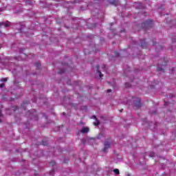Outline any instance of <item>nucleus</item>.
<instances>
[{
    "label": "nucleus",
    "mask_w": 176,
    "mask_h": 176,
    "mask_svg": "<svg viewBox=\"0 0 176 176\" xmlns=\"http://www.w3.org/2000/svg\"><path fill=\"white\" fill-rule=\"evenodd\" d=\"M81 133L82 134H86L87 133H89V128L87 127H84L81 129Z\"/></svg>",
    "instance_id": "7"
},
{
    "label": "nucleus",
    "mask_w": 176,
    "mask_h": 176,
    "mask_svg": "<svg viewBox=\"0 0 176 176\" xmlns=\"http://www.w3.org/2000/svg\"><path fill=\"white\" fill-rule=\"evenodd\" d=\"M111 5H114V6H116V5H118V1L116 0H113L111 2Z\"/></svg>",
    "instance_id": "11"
},
{
    "label": "nucleus",
    "mask_w": 176,
    "mask_h": 176,
    "mask_svg": "<svg viewBox=\"0 0 176 176\" xmlns=\"http://www.w3.org/2000/svg\"><path fill=\"white\" fill-rule=\"evenodd\" d=\"M14 109H17V106H14Z\"/></svg>",
    "instance_id": "26"
},
{
    "label": "nucleus",
    "mask_w": 176,
    "mask_h": 176,
    "mask_svg": "<svg viewBox=\"0 0 176 176\" xmlns=\"http://www.w3.org/2000/svg\"><path fill=\"white\" fill-rule=\"evenodd\" d=\"M157 71H158V72H164V69H163V68H161V67H157Z\"/></svg>",
    "instance_id": "12"
},
{
    "label": "nucleus",
    "mask_w": 176,
    "mask_h": 176,
    "mask_svg": "<svg viewBox=\"0 0 176 176\" xmlns=\"http://www.w3.org/2000/svg\"><path fill=\"white\" fill-rule=\"evenodd\" d=\"M111 148V139H109V141L104 142V147L103 148V152H107L108 149Z\"/></svg>",
    "instance_id": "3"
},
{
    "label": "nucleus",
    "mask_w": 176,
    "mask_h": 176,
    "mask_svg": "<svg viewBox=\"0 0 176 176\" xmlns=\"http://www.w3.org/2000/svg\"><path fill=\"white\" fill-rule=\"evenodd\" d=\"M102 69H103V71H105V65H102Z\"/></svg>",
    "instance_id": "23"
},
{
    "label": "nucleus",
    "mask_w": 176,
    "mask_h": 176,
    "mask_svg": "<svg viewBox=\"0 0 176 176\" xmlns=\"http://www.w3.org/2000/svg\"><path fill=\"white\" fill-rule=\"evenodd\" d=\"M121 32H124V30H121Z\"/></svg>",
    "instance_id": "32"
},
{
    "label": "nucleus",
    "mask_w": 176,
    "mask_h": 176,
    "mask_svg": "<svg viewBox=\"0 0 176 176\" xmlns=\"http://www.w3.org/2000/svg\"><path fill=\"white\" fill-rule=\"evenodd\" d=\"M77 134H78V135H79V132Z\"/></svg>",
    "instance_id": "35"
},
{
    "label": "nucleus",
    "mask_w": 176,
    "mask_h": 176,
    "mask_svg": "<svg viewBox=\"0 0 176 176\" xmlns=\"http://www.w3.org/2000/svg\"><path fill=\"white\" fill-rule=\"evenodd\" d=\"M63 115H65V112H63Z\"/></svg>",
    "instance_id": "34"
},
{
    "label": "nucleus",
    "mask_w": 176,
    "mask_h": 176,
    "mask_svg": "<svg viewBox=\"0 0 176 176\" xmlns=\"http://www.w3.org/2000/svg\"><path fill=\"white\" fill-rule=\"evenodd\" d=\"M0 87L2 89V87H5V84L1 83L0 84Z\"/></svg>",
    "instance_id": "22"
},
{
    "label": "nucleus",
    "mask_w": 176,
    "mask_h": 176,
    "mask_svg": "<svg viewBox=\"0 0 176 176\" xmlns=\"http://www.w3.org/2000/svg\"><path fill=\"white\" fill-rule=\"evenodd\" d=\"M84 53L85 54H90V52H88V50H85Z\"/></svg>",
    "instance_id": "21"
},
{
    "label": "nucleus",
    "mask_w": 176,
    "mask_h": 176,
    "mask_svg": "<svg viewBox=\"0 0 176 176\" xmlns=\"http://www.w3.org/2000/svg\"><path fill=\"white\" fill-rule=\"evenodd\" d=\"M127 176H131L130 174H127Z\"/></svg>",
    "instance_id": "33"
},
{
    "label": "nucleus",
    "mask_w": 176,
    "mask_h": 176,
    "mask_svg": "<svg viewBox=\"0 0 176 176\" xmlns=\"http://www.w3.org/2000/svg\"><path fill=\"white\" fill-rule=\"evenodd\" d=\"M150 156H151V157H153V156H155V154H154V153H151V154L150 155Z\"/></svg>",
    "instance_id": "24"
},
{
    "label": "nucleus",
    "mask_w": 176,
    "mask_h": 176,
    "mask_svg": "<svg viewBox=\"0 0 176 176\" xmlns=\"http://www.w3.org/2000/svg\"><path fill=\"white\" fill-rule=\"evenodd\" d=\"M1 82H8V78H3L1 79Z\"/></svg>",
    "instance_id": "17"
},
{
    "label": "nucleus",
    "mask_w": 176,
    "mask_h": 176,
    "mask_svg": "<svg viewBox=\"0 0 176 176\" xmlns=\"http://www.w3.org/2000/svg\"><path fill=\"white\" fill-rule=\"evenodd\" d=\"M168 102H165V105H168Z\"/></svg>",
    "instance_id": "27"
},
{
    "label": "nucleus",
    "mask_w": 176,
    "mask_h": 176,
    "mask_svg": "<svg viewBox=\"0 0 176 176\" xmlns=\"http://www.w3.org/2000/svg\"><path fill=\"white\" fill-rule=\"evenodd\" d=\"M96 72L99 74L100 78L103 76L102 73H101V71H100V66L98 65L96 66Z\"/></svg>",
    "instance_id": "6"
},
{
    "label": "nucleus",
    "mask_w": 176,
    "mask_h": 176,
    "mask_svg": "<svg viewBox=\"0 0 176 176\" xmlns=\"http://www.w3.org/2000/svg\"><path fill=\"white\" fill-rule=\"evenodd\" d=\"M139 9H144V8H145V6L144 5H142L141 3H139Z\"/></svg>",
    "instance_id": "16"
},
{
    "label": "nucleus",
    "mask_w": 176,
    "mask_h": 176,
    "mask_svg": "<svg viewBox=\"0 0 176 176\" xmlns=\"http://www.w3.org/2000/svg\"><path fill=\"white\" fill-rule=\"evenodd\" d=\"M113 173L116 174V175H119L120 174V173L119 172V169L116 168L113 170Z\"/></svg>",
    "instance_id": "10"
},
{
    "label": "nucleus",
    "mask_w": 176,
    "mask_h": 176,
    "mask_svg": "<svg viewBox=\"0 0 176 176\" xmlns=\"http://www.w3.org/2000/svg\"><path fill=\"white\" fill-rule=\"evenodd\" d=\"M161 60H162V61H163L162 63V65H167L168 61H167V60H166L165 58H163Z\"/></svg>",
    "instance_id": "9"
},
{
    "label": "nucleus",
    "mask_w": 176,
    "mask_h": 176,
    "mask_svg": "<svg viewBox=\"0 0 176 176\" xmlns=\"http://www.w3.org/2000/svg\"><path fill=\"white\" fill-rule=\"evenodd\" d=\"M154 115H156V111H153V113Z\"/></svg>",
    "instance_id": "29"
},
{
    "label": "nucleus",
    "mask_w": 176,
    "mask_h": 176,
    "mask_svg": "<svg viewBox=\"0 0 176 176\" xmlns=\"http://www.w3.org/2000/svg\"><path fill=\"white\" fill-rule=\"evenodd\" d=\"M153 45H154V46H155V44L154 43Z\"/></svg>",
    "instance_id": "37"
},
{
    "label": "nucleus",
    "mask_w": 176,
    "mask_h": 176,
    "mask_svg": "<svg viewBox=\"0 0 176 176\" xmlns=\"http://www.w3.org/2000/svg\"><path fill=\"white\" fill-rule=\"evenodd\" d=\"M41 142H42V145H44V146L47 145V142H45V141L42 140Z\"/></svg>",
    "instance_id": "20"
},
{
    "label": "nucleus",
    "mask_w": 176,
    "mask_h": 176,
    "mask_svg": "<svg viewBox=\"0 0 176 176\" xmlns=\"http://www.w3.org/2000/svg\"><path fill=\"white\" fill-rule=\"evenodd\" d=\"M140 46L142 49H146V47H148V43L145 42V39L141 41Z\"/></svg>",
    "instance_id": "5"
},
{
    "label": "nucleus",
    "mask_w": 176,
    "mask_h": 176,
    "mask_svg": "<svg viewBox=\"0 0 176 176\" xmlns=\"http://www.w3.org/2000/svg\"><path fill=\"white\" fill-rule=\"evenodd\" d=\"M133 104L136 108V109H140L141 107H142V104L141 103V98H135L133 100Z\"/></svg>",
    "instance_id": "2"
},
{
    "label": "nucleus",
    "mask_w": 176,
    "mask_h": 176,
    "mask_svg": "<svg viewBox=\"0 0 176 176\" xmlns=\"http://www.w3.org/2000/svg\"><path fill=\"white\" fill-rule=\"evenodd\" d=\"M64 72H65V70L62 69V70H59V71L58 72V74H64Z\"/></svg>",
    "instance_id": "18"
},
{
    "label": "nucleus",
    "mask_w": 176,
    "mask_h": 176,
    "mask_svg": "<svg viewBox=\"0 0 176 176\" xmlns=\"http://www.w3.org/2000/svg\"><path fill=\"white\" fill-rule=\"evenodd\" d=\"M50 166H56V162L54 161H51L50 162Z\"/></svg>",
    "instance_id": "15"
},
{
    "label": "nucleus",
    "mask_w": 176,
    "mask_h": 176,
    "mask_svg": "<svg viewBox=\"0 0 176 176\" xmlns=\"http://www.w3.org/2000/svg\"><path fill=\"white\" fill-rule=\"evenodd\" d=\"M0 34H1V32L0 31Z\"/></svg>",
    "instance_id": "36"
},
{
    "label": "nucleus",
    "mask_w": 176,
    "mask_h": 176,
    "mask_svg": "<svg viewBox=\"0 0 176 176\" xmlns=\"http://www.w3.org/2000/svg\"><path fill=\"white\" fill-rule=\"evenodd\" d=\"M122 111H123V109H122L121 110H120V112H122Z\"/></svg>",
    "instance_id": "30"
},
{
    "label": "nucleus",
    "mask_w": 176,
    "mask_h": 176,
    "mask_svg": "<svg viewBox=\"0 0 176 176\" xmlns=\"http://www.w3.org/2000/svg\"><path fill=\"white\" fill-rule=\"evenodd\" d=\"M92 118L96 120V122L94 124V126H98V124H100V122H98V120H97V117H96V116H93Z\"/></svg>",
    "instance_id": "8"
},
{
    "label": "nucleus",
    "mask_w": 176,
    "mask_h": 176,
    "mask_svg": "<svg viewBox=\"0 0 176 176\" xmlns=\"http://www.w3.org/2000/svg\"><path fill=\"white\" fill-rule=\"evenodd\" d=\"M111 91H112V89H108L107 90V93H111Z\"/></svg>",
    "instance_id": "25"
},
{
    "label": "nucleus",
    "mask_w": 176,
    "mask_h": 176,
    "mask_svg": "<svg viewBox=\"0 0 176 176\" xmlns=\"http://www.w3.org/2000/svg\"><path fill=\"white\" fill-rule=\"evenodd\" d=\"M36 67L38 69H39V68H41V63L39 62L36 63Z\"/></svg>",
    "instance_id": "14"
},
{
    "label": "nucleus",
    "mask_w": 176,
    "mask_h": 176,
    "mask_svg": "<svg viewBox=\"0 0 176 176\" xmlns=\"http://www.w3.org/2000/svg\"><path fill=\"white\" fill-rule=\"evenodd\" d=\"M0 123H2V120L0 119Z\"/></svg>",
    "instance_id": "31"
},
{
    "label": "nucleus",
    "mask_w": 176,
    "mask_h": 176,
    "mask_svg": "<svg viewBox=\"0 0 176 176\" xmlns=\"http://www.w3.org/2000/svg\"><path fill=\"white\" fill-rule=\"evenodd\" d=\"M131 86V85H130V83H129V82L125 83V87H130Z\"/></svg>",
    "instance_id": "19"
},
{
    "label": "nucleus",
    "mask_w": 176,
    "mask_h": 176,
    "mask_svg": "<svg viewBox=\"0 0 176 176\" xmlns=\"http://www.w3.org/2000/svg\"><path fill=\"white\" fill-rule=\"evenodd\" d=\"M1 116H2V113H1V110H0V118Z\"/></svg>",
    "instance_id": "28"
},
{
    "label": "nucleus",
    "mask_w": 176,
    "mask_h": 176,
    "mask_svg": "<svg viewBox=\"0 0 176 176\" xmlns=\"http://www.w3.org/2000/svg\"><path fill=\"white\" fill-rule=\"evenodd\" d=\"M153 25V21L151 19H148L143 23H142V28H144L145 30H149V28H152Z\"/></svg>",
    "instance_id": "1"
},
{
    "label": "nucleus",
    "mask_w": 176,
    "mask_h": 176,
    "mask_svg": "<svg viewBox=\"0 0 176 176\" xmlns=\"http://www.w3.org/2000/svg\"><path fill=\"white\" fill-rule=\"evenodd\" d=\"M2 27H5V28L10 27V22L8 21L6 22H0V28H2Z\"/></svg>",
    "instance_id": "4"
},
{
    "label": "nucleus",
    "mask_w": 176,
    "mask_h": 176,
    "mask_svg": "<svg viewBox=\"0 0 176 176\" xmlns=\"http://www.w3.org/2000/svg\"><path fill=\"white\" fill-rule=\"evenodd\" d=\"M115 57H119V52L118 51H114Z\"/></svg>",
    "instance_id": "13"
}]
</instances>
